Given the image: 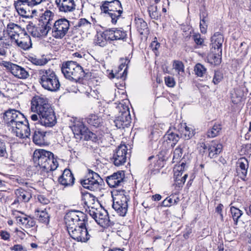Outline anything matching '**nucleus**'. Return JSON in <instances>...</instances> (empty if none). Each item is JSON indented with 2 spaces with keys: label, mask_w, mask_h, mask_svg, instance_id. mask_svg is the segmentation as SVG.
Here are the masks:
<instances>
[{
  "label": "nucleus",
  "mask_w": 251,
  "mask_h": 251,
  "mask_svg": "<svg viewBox=\"0 0 251 251\" xmlns=\"http://www.w3.org/2000/svg\"><path fill=\"white\" fill-rule=\"evenodd\" d=\"M32 159L36 169L40 174L54 171L58 166L53 154L45 150H36L33 152Z\"/></svg>",
  "instance_id": "obj_1"
},
{
  "label": "nucleus",
  "mask_w": 251,
  "mask_h": 251,
  "mask_svg": "<svg viewBox=\"0 0 251 251\" xmlns=\"http://www.w3.org/2000/svg\"><path fill=\"white\" fill-rule=\"evenodd\" d=\"M36 75L39 83L44 89L56 92L59 89L60 84L59 79L52 69H39L36 71Z\"/></svg>",
  "instance_id": "obj_2"
},
{
  "label": "nucleus",
  "mask_w": 251,
  "mask_h": 251,
  "mask_svg": "<svg viewBox=\"0 0 251 251\" xmlns=\"http://www.w3.org/2000/svg\"><path fill=\"white\" fill-rule=\"evenodd\" d=\"M113 194L112 207L119 215L125 216L127 211L128 202L130 200L128 192L125 190L118 189L114 191Z\"/></svg>",
  "instance_id": "obj_3"
},
{
  "label": "nucleus",
  "mask_w": 251,
  "mask_h": 251,
  "mask_svg": "<svg viewBox=\"0 0 251 251\" xmlns=\"http://www.w3.org/2000/svg\"><path fill=\"white\" fill-rule=\"evenodd\" d=\"M61 71L67 79L76 82L85 75V71L76 61H68L63 63Z\"/></svg>",
  "instance_id": "obj_4"
},
{
  "label": "nucleus",
  "mask_w": 251,
  "mask_h": 251,
  "mask_svg": "<svg viewBox=\"0 0 251 251\" xmlns=\"http://www.w3.org/2000/svg\"><path fill=\"white\" fill-rule=\"evenodd\" d=\"M100 10L111 19V23L116 24L123 13V7L119 0H105L101 2Z\"/></svg>",
  "instance_id": "obj_5"
},
{
  "label": "nucleus",
  "mask_w": 251,
  "mask_h": 251,
  "mask_svg": "<svg viewBox=\"0 0 251 251\" xmlns=\"http://www.w3.org/2000/svg\"><path fill=\"white\" fill-rule=\"evenodd\" d=\"M3 118L8 129L11 131L18 124L25 120V117L19 111L10 109L3 113Z\"/></svg>",
  "instance_id": "obj_6"
},
{
  "label": "nucleus",
  "mask_w": 251,
  "mask_h": 251,
  "mask_svg": "<svg viewBox=\"0 0 251 251\" xmlns=\"http://www.w3.org/2000/svg\"><path fill=\"white\" fill-rule=\"evenodd\" d=\"M70 26L68 20L65 18L59 19L54 22L51 28V35L56 39H62L68 33Z\"/></svg>",
  "instance_id": "obj_7"
},
{
  "label": "nucleus",
  "mask_w": 251,
  "mask_h": 251,
  "mask_svg": "<svg viewBox=\"0 0 251 251\" xmlns=\"http://www.w3.org/2000/svg\"><path fill=\"white\" fill-rule=\"evenodd\" d=\"M64 219L67 229L79 226L78 224H86L87 216L80 211H70L66 214Z\"/></svg>",
  "instance_id": "obj_8"
},
{
  "label": "nucleus",
  "mask_w": 251,
  "mask_h": 251,
  "mask_svg": "<svg viewBox=\"0 0 251 251\" xmlns=\"http://www.w3.org/2000/svg\"><path fill=\"white\" fill-rule=\"evenodd\" d=\"M75 227L67 229V231L70 237L77 242L86 243L90 238L91 235L86 227V224H78Z\"/></svg>",
  "instance_id": "obj_9"
},
{
  "label": "nucleus",
  "mask_w": 251,
  "mask_h": 251,
  "mask_svg": "<svg viewBox=\"0 0 251 251\" xmlns=\"http://www.w3.org/2000/svg\"><path fill=\"white\" fill-rule=\"evenodd\" d=\"M72 131L75 137L77 139H81L83 138L85 140L91 139L94 133L88 130L83 123L79 120H75L74 125L72 127Z\"/></svg>",
  "instance_id": "obj_10"
},
{
  "label": "nucleus",
  "mask_w": 251,
  "mask_h": 251,
  "mask_svg": "<svg viewBox=\"0 0 251 251\" xmlns=\"http://www.w3.org/2000/svg\"><path fill=\"white\" fill-rule=\"evenodd\" d=\"M127 147L125 145L119 146L114 151L111 161L116 166L123 165L126 161Z\"/></svg>",
  "instance_id": "obj_11"
},
{
  "label": "nucleus",
  "mask_w": 251,
  "mask_h": 251,
  "mask_svg": "<svg viewBox=\"0 0 251 251\" xmlns=\"http://www.w3.org/2000/svg\"><path fill=\"white\" fill-rule=\"evenodd\" d=\"M122 109L120 108L119 115L114 120L115 126L118 128H124L128 127L131 123V117L128 108L126 107L124 108L123 106Z\"/></svg>",
  "instance_id": "obj_12"
},
{
  "label": "nucleus",
  "mask_w": 251,
  "mask_h": 251,
  "mask_svg": "<svg viewBox=\"0 0 251 251\" xmlns=\"http://www.w3.org/2000/svg\"><path fill=\"white\" fill-rule=\"evenodd\" d=\"M41 124L46 127H52L56 123L55 113L50 106L39 114Z\"/></svg>",
  "instance_id": "obj_13"
},
{
  "label": "nucleus",
  "mask_w": 251,
  "mask_h": 251,
  "mask_svg": "<svg viewBox=\"0 0 251 251\" xmlns=\"http://www.w3.org/2000/svg\"><path fill=\"white\" fill-rule=\"evenodd\" d=\"M51 106L48 99L39 96L34 97L31 101V110L38 114L47 109Z\"/></svg>",
  "instance_id": "obj_14"
},
{
  "label": "nucleus",
  "mask_w": 251,
  "mask_h": 251,
  "mask_svg": "<svg viewBox=\"0 0 251 251\" xmlns=\"http://www.w3.org/2000/svg\"><path fill=\"white\" fill-rule=\"evenodd\" d=\"M12 215L16 219L17 223L25 228H30L36 225V222L33 218L19 211H13Z\"/></svg>",
  "instance_id": "obj_15"
},
{
  "label": "nucleus",
  "mask_w": 251,
  "mask_h": 251,
  "mask_svg": "<svg viewBox=\"0 0 251 251\" xmlns=\"http://www.w3.org/2000/svg\"><path fill=\"white\" fill-rule=\"evenodd\" d=\"M18 124L11 131V133L20 139L29 138L30 129L27 120L25 118L24 120Z\"/></svg>",
  "instance_id": "obj_16"
},
{
  "label": "nucleus",
  "mask_w": 251,
  "mask_h": 251,
  "mask_svg": "<svg viewBox=\"0 0 251 251\" xmlns=\"http://www.w3.org/2000/svg\"><path fill=\"white\" fill-rule=\"evenodd\" d=\"M13 45H15L23 50H28L32 47L30 37L24 31L20 34L18 37L13 40Z\"/></svg>",
  "instance_id": "obj_17"
},
{
  "label": "nucleus",
  "mask_w": 251,
  "mask_h": 251,
  "mask_svg": "<svg viewBox=\"0 0 251 251\" xmlns=\"http://www.w3.org/2000/svg\"><path fill=\"white\" fill-rule=\"evenodd\" d=\"M55 3L60 12L68 13L74 11L76 8L74 0H55Z\"/></svg>",
  "instance_id": "obj_18"
},
{
  "label": "nucleus",
  "mask_w": 251,
  "mask_h": 251,
  "mask_svg": "<svg viewBox=\"0 0 251 251\" xmlns=\"http://www.w3.org/2000/svg\"><path fill=\"white\" fill-rule=\"evenodd\" d=\"M6 31L8 36H6V39L13 44V40L18 37L20 34L25 30H23L20 25L10 23L7 25Z\"/></svg>",
  "instance_id": "obj_19"
},
{
  "label": "nucleus",
  "mask_w": 251,
  "mask_h": 251,
  "mask_svg": "<svg viewBox=\"0 0 251 251\" xmlns=\"http://www.w3.org/2000/svg\"><path fill=\"white\" fill-rule=\"evenodd\" d=\"M125 173L123 171L115 173L106 177V182L110 187L121 186L124 183Z\"/></svg>",
  "instance_id": "obj_20"
},
{
  "label": "nucleus",
  "mask_w": 251,
  "mask_h": 251,
  "mask_svg": "<svg viewBox=\"0 0 251 251\" xmlns=\"http://www.w3.org/2000/svg\"><path fill=\"white\" fill-rule=\"evenodd\" d=\"M201 147L204 150H208V156L211 158L217 157V155L221 152L223 149L222 145L215 141L212 142L208 147L205 144Z\"/></svg>",
  "instance_id": "obj_21"
},
{
  "label": "nucleus",
  "mask_w": 251,
  "mask_h": 251,
  "mask_svg": "<svg viewBox=\"0 0 251 251\" xmlns=\"http://www.w3.org/2000/svg\"><path fill=\"white\" fill-rule=\"evenodd\" d=\"M105 33L110 41L123 40L126 35L123 30L116 28L106 29Z\"/></svg>",
  "instance_id": "obj_22"
},
{
  "label": "nucleus",
  "mask_w": 251,
  "mask_h": 251,
  "mask_svg": "<svg viewBox=\"0 0 251 251\" xmlns=\"http://www.w3.org/2000/svg\"><path fill=\"white\" fill-rule=\"evenodd\" d=\"M59 183L65 186H72L75 181V177L71 171L69 169H65L61 176L58 178Z\"/></svg>",
  "instance_id": "obj_23"
},
{
  "label": "nucleus",
  "mask_w": 251,
  "mask_h": 251,
  "mask_svg": "<svg viewBox=\"0 0 251 251\" xmlns=\"http://www.w3.org/2000/svg\"><path fill=\"white\" fill-rule=\"evenodd\" d=\"M237 172L240 178L245 180L249 165L248 160L245 157L240 158L237 162Z\"/></svg>",
  "instance_id": "obj_24"
},
{
  "label": "nucleus",
  "mask_w": 251,
  "mask_h": 251,
  "mask_svg": "<svg viewBox=\"0 0 251 251\" xmlns=\"http://www.w3.org/2000/svg\"><path fill=\"white\" fill-rule=\"evenodd\" d=\"M54 18V13L49 10H47L40 17V23L49 26L51 28L56 21Z\"/></svg>",
  "instance_id": "obj_25"
},
{
  "label": "nucleus",
  "mask_w": 251,
  "mask_h": 251,
  "mask_svg": "<svg viewBox=\"0 0 251 251\" xmlns=\"http://www.w3.org/2000/svg\"><path fill=\"white\" fill-rule=\"evenodd\" d=\"M15 194L16 198L14 200L13 204L28 202L31 197L29 192L21 188L16 189Z\"/></svg>",
  "instance_id": "obj_26"
},
{
  "label": "nucleus",
  "mask_w": 251,
  "mask_h": 251,
  "mask_svg": "<svg viewBox=\"0 0 251 251\" xmlns=\"http://www.w3.org/2000/svg\"><path fill=\"white\" fill-rule=\"evenodd\" d=\"M211 49L213 50H222V45L224 42V36L219 32L215 33L211 38Z\"/></svg>",
  "instance_id": "obj_27"
},
{
  "label": "nucleus",
  "mask_w": 251,
  "mask_h": 251,
  "mask_svg": "<svg viewBox=\"0 0 251 251\" xmlns=\"http://www.w3.org/2000/svg\"><path fill=\"white\" fill-rule=\"evenodd\" d=\"M95 221L101 226L105 227L110 225L109 218L107 212L104 209H100L98 213Z\"/></svg>",
  "instance_id": "obj_28"
},
{
  "label": "nucleus",
  "mask_w": 251,
  "mask_h": 251,
  "mask_svg": "<svg viewBox=\"0 0 251 251\" xmlns=\"http://www.w3.org/2000/svg\"><path fill=\"white\" fill-rule=\"evenodd\" d=\"M81 185L86 189L91 191H98L100 189V184L102 181H99L98 180H88V179H81L80 180Z\"/></svg>",
  "instance_id": "obj_29"
},
{
  "label": "nucleus",
  "mask_w": 251,
  "mask_h": 251,
  "mask_svg": "<svg viewBox=\"0 0 251 251\" xmlns=\"http://www.w3.org/2000/svg\"><path fill=\"white\" fill-rule=\"evenodd\" d=\"M178 132L180 137L185 140H188L194 135L193 130L188 127L186 123H182L178 126Z\"/></svg>",
  "instance_id": "obj_30"
},
{
  "label": "nucleus",
  "mask_w": 251,
  "mask_h": 251,
  "mask_svg": "<svg viewBox=\"0 0 251 251\" xmlns=\"http://www.w3.org/2000/svg\"><path fill=\"white\" fill-rule=\"evenodd\" d=\"M51 28L40 23L38 26L33 27L32 31L33 35L36 37H46Z\"/></svg>",
  "instance_id": "obj_31"
},
{
  "label": "nucleus",
  "mask_w": 251,
  "mask_h": 251,
  "mask_svg": "<svg viewBox=\"0 0 251 251\" xmlns=\"http://www.w3.org/2000/svg\"><path fill=\"white\" fill-rule=\"evenodd\" d=\"M15 77L20 79H26L29 76V74L24 68L15 64L10 71Z\"/></svg>",
  "instance_id": "obj_32"
},
{
  "label": "nucleus",
  "mask_w": 251,
  "mask_h": 251,
  "mask_svg": "<svg viewBox=\"0 0 251 251\" xmlns=\"http://www.w3.org/2000/svg\"><path fill=\"white\" fill-rule=\"evenodd\" d=\"M210 53L208 55L209 61L214 65H218L221 62L222 50H213L210 49Z\"/></svg>",
  "instance_id": "obj_33"
},
{
  "label": "nucleus",
  "mask_w": 251,
  "mask_h": 251,
  "mask_svg": "<svg viewBox=\"0 0 251 251\" xmlns=\"http://www.w3.org/2000/svg\"><path fill=\"white\" fill-rule=\"evenodd\" d=\"M126 61L127 60H126L124 63H122L119 66L117 73L115 74H114L113 72L111 73L109 76L111 78H117L118 79L122 78L125 79L127 75V65H126Z\"/></svg>",
  "instance_id": "obj_34"
},
{
  "label": "nucleus",
  "mask_w": 251,
  "mask_h": 251,
  "mask_svg": "<svg viewBox=\"0 0 251 251\" xmlns=\"http://www.w3.org/2000/svg\"><path fill=\"white\" fill-rule=\"evenodd\" d=\"M46 132L39 129L34 131L32 136L33 142L36 145L42 146L45 143V134Z\"/></svg>",
  "instance_id": "obj_35"
},
{
  "label": "nucleus",
  "mask_w": 251,
  "mask_h": 251,
  "mask_svg": "<svg viewBox=\"0 0 251 251\" xmlns=\"http://www.w3.org/2000/svg\"><path fill=\"white\" fill-rule=\"evenodd\" d=\"M244 96L245 92L244 88L242 87L236 88L231 93V100L234 104L239 103Z\"/></svg>",
  "instance_id": "obj_36"
},
{
  "label": "nucleus",
  "mask_w": 251,
  "mask_h": 251,
  "mask_svg": "<svg viewBox=\"0 0 251 251\" xmlns=\"http://www.w3.org/2000/svg\"><path fill=\"white\" fill-rule=\"evenodd\" d=\"M180 138L179 133H176L171 129H169L164 136L166 142L171 144L172 147H174L178 142Z\"/></svg>",
  "instance_id": "obj_37"
},
{
  "label": "nucleus",
  "mask_w": 251,
  "mask_h": 251,
  "mask_svg": "<svg viewBox=\"0 0 251 251\" xmlns=\"http://www.w3.org/2000/svg\"><path fill=\"white\" fill-rule=\"evenodd\" d=\"M35 213L37 220L40 223L48 225L50 222V216L47 209L44 210L36 209Z\"/></svg>",
  "instance_id": "obj_38"
},
{
  "label": "nucleus",
  "mask_w": 251,
  "mask_h": 251,
  "mask_svg": "<svg viewBox=\"0 0 251 251\" xmlns=\"http://www.w3.org/2000/svg\"><path fill=\"white\" fill-rule=\"evenodd\" d=\"M75 27L83 32H88L92 27V24L86 19L81 18L79 20Z\"/></svg>",
  "instance_id": "obj_39"
},
{
  "label": "nucleus",
  "mask_w": 251,
  "mask_h": 251,
  "mask_svg": "<svg viewBox=\"0 0 251 251\" xmlns=\"http://www.w3.org/2000/svg\"><path fill=\"white\" fill-rule=\"evenodd\" d=\"M13 44L8 40L0 39V57H5L7 55V49L10 48Z\"/></svg>",
  "instance_id": "obj_40"
},
{
  "label": "nucleus",
  "mask_w": 251,
  "mask_h": 251,
  "mask_svg": "<svg viewBox=\"0 0 251 251\" xmlns=\"http://www.w3.org/2000/svg\"><path fill=\"white\" fill-rule=\"evenodd\" d=\"M25 4V3L22 0H18L14 3V7L18 14L23 17H28V12L23 6Z\"/></svg>",
  "instance_id": "obj_41"
},
{
  "label": "nucleus",
  "mask_w": 251,
  "mask_h": 251,
  "mask_svg": "<svg viewBox=\"0 0 251 251\" xmlns=\"http://www.w3.org/2000/svg\"><path fill=\"white\" fill-rule=\"evenodd\" d=\"M86 120L88 124L95 127L99 126L102 122V119L95 114L89 115Z\"/></svg>",
  "instance_id": "obj_42"
},
{
  "label": "nucleus",
  "mask_w": 251,
  "mask_h": 251,
  "mask_svg": "<svg viewBox=\"0 0 251 251\" xmlns=\"http://www.w3.org/2000/svg\"><path fill=\"white\" fill-rule=\"evenodd\" d=\"M106 30L103 32L98 34L96 39L95 40V43L96 45L100 47H104L107 44V41H110L108 37L106 36Z\"/></svg>",
  "instance_id": "obj_43"
},
{
  "label": "nucleus",
  "mask_w": 251,
  "mask_h": 251,
  "mask_svg": "<svg viewBox=\"0 0 251 251\" xmlns=\"http://www.w3.org/2000/svg\"><path fill=\"white\" fill-rule=\"evenodd\" d=\"M221 130L222 127L220 124H215L212 127L207 131V136L210 138L215 137L220 134Z\"/></svg>",
  "instance_id": "obj_44"
},
{
  "label": "nucleus",
  "mask_w": 251,
  "mask_h": 251,
  "mask_svg": "<svg viewBox=\"0 0 251 251\" xmlns=\"http://www.w3.org/2000/svg\"><path fill=\"white\" fill-rule=\"evenodd\" d=\"M230 212L235 224L237 225L238 219L243 214L242 211L234 206H231Z\"/></svg>",
  "instance_id": "obj_45"
},
{
  "label": "nucleus",
  "mask_w": 251,
  "mask_h": 251,
  "mask_svg": "<svg viewBox=\"0 0 251 251\" xmlns=\"http://www.w3.org/2000/svg\"><path fill=\"white\" fill-rule=\"evenodd\" d=\"M87 171L88 173L83 179L102 181L101 178L97 173L89 169L87 170Z\"/></svg>",
  "instance_id": "obj_46"
},
{
  "label": "nucleus",
  "mask_w": 251,
  "mask_h": 251,
  "mask_svg": "<svg viewBox=\"0 0 251 251\" xmlns=\"http://www.w3.org/2000/svg\"><path fill=\"white\" fill-rule=\"evenodd\" d=\"M207 14L205 12H202L200 14V27L201 31L202 33H205L206 32L207 25L205 18L206 17Z\"/></svg>",
  "instance_id": "obj_47"
},
{
  "label": "nucleus",
  "mask_w": 251,
  "mask_h": 251,
  "mask_svg": "<svg viewBox=\"0 0 251 251\" xmlns=\"http://www.w3.org/2000/svg\"><path fill=\"white\" fill-rule=\"evenodd\" d=\"M194 71L197 76L201 77L206 73V69L203 65L198 63L195 66Z\"/></svg>",
  "instance_id": "obj_48"
},
{
  "label": "nucleus",
  "mask_w": 251,
  "mask_h": 251,
  "mask_svg": "<svg viewBox=\"0 0 251 251\" xmlns=\"http://www.w3.org/2000/svg\"><path fill=\"white\" fill-rule=\"evenodd\" d=\"M183 153V145H179L174 151L173 160L177 161L181 157Z\"/></svg>",
  "instance_id": "obj_49"
},
{
  "label": "nucleus",
  "mask_w": 251,
  "mask_h": 251,
  "mask_svg": "<svg viewBox=\"0 0 251 251\" xmlns=\"http://www.w3.org/2000/svg\"><path fill=\"white\" fill-rule=\"evenodd\" d=\"M149 12L151 18L154 20H157L158 18V14L157 12V6L151 5L148 7Z\"/></svg>",
  "instance_id": "obj_50"
},
{
  "label": "nucleus",
  "mask_w": 251,
  "mask_h": 251,
  "mask_svg": "<svg viewBox=\"0 0 251 251\" xmlns=\"http://www.w3.org/2000/svg\"><path fill=\"white\" fill-rule=\"evenodd\" d=\"M31 62L35 65L44 66L48 62V60L46 58H36L31 57Z\"/></svg>",
  "instance_id": "obj_51"
},
{
  "label": "nucleus",
  "mask_w": 251,
  "mask_h": 251,
  "mask_svg": "<svg viewBox=\"0 0 251 251\" xmlns=\"http://www.w3.org/2000/svg\"><path fill=\"white\" fill-rule=\"evenodd\" d=\"M137 27L139 32L141 34L143 33V31L148 28L147 24L143 19H139L136 23Z\"/></svg>",
  "instance_id": "obj_52"
},
{
  "label": "nucleus",
  "mask_w": 251,
  "mask_h": 251,
  "mask_svg": "<svg viewBox=\"0 0 251 251\" xmlns=\"http://www.w3.org/2000/svg\"><path fill=\"white\" fill-rule=\"evenodd\" d=\"M173 66V68L178 73L184 72V65L181 61L175 60Z\"/></svg>",
  "instance_id": "obj_53"
},
{
  "label": "nucleus",
  "mask_w": 251,
  "mask_h": 251,
  "mask_svg": "<svg viewBox=\"0 0 251 251\" xmlns=\"http://www.w3.org/2000/svg\"><path fill=\"white\" fill-rule=\"evenodd\" d=\"M223 78V74L219 71H215L213 82L215 85L219 83Z\"/></svg>",
  "instance_id": "obj_54"
},
{
  "label": "nucleus",
  "mask_w": 251,
  "mask_h": 251,
  "mask_svg": "<svg viewBox=\"0 0 251 251\" xmlns=\"http://www.w3.org/2000/svg\"><path fill=\"white\" fill-rule=\"evenodd\" d=\"M25 4L30 7H33L38 5L46 0H22Z\"/></svg>",
  "instance_id": "obj_55"
},
{
  "label": "nucleus",
  "mask_w": 251,
  "mask_h": 251,
  "mask_svg": "<svg viewBox=\"0 0 251 251\" xmlns=\"http://www.w3.org/2000/svg\"><path fill=\"white\" fill-rule=\"evenodd\" d=\"M175 201H173L172 196L167 197L161 203V206L164 207H170L175 205Z\"/></svg>",
  "instance_id": "obj_56"
},
{
  "label": "nucleus",
  "mask_w": 251,
  "mask_h": 251,
  "mask_svg": "<svg viewBox=\"0 0 251 251\" xmlns=\"http://www.w3.org/2000/svg\"><path fill=\"white\" fill-rule=\"evenodd\" d=\"M192 39L197 45L202 46L203 45L204 40L201 38L199 33L194 34L192 35Z\"/></svg>",
  "instance_id": "obj_57"
},
{
  "label": "nucleus",
  "mask_w": 251,
  "mask_h": 251,
  "mask_svg": "<svg viewBox=\"0 0 251 251\" xmlns=\"http://www.w3.org/2000/svg\"><path fill=\"white\" fill-rule=\"evenodd\" d=\"M164 80L166 85L169 87H174L176 85L174 78L170 76L165 77Z\"/></svg>",
  "instance_id": "obj_58"
},
{
  "label": "nucleus",
  "mask_w": 251,
  "mask_h": 251,
  "mask_svg": "<svg viewBox=\"0 0 251 251\" xmlns=\"http://www.w3.org/2000/svg\"><path fill=\"white\" fill-rule=\"evenodd\" d=\"M7 156V153L6 150L5 144L2 140H0V157Z\"/></svg>",
  "instance_id": "obj_59"
},
{
  "label": "nucleus",
  "mask_w": 251,
  "mask_h": 251,
  "mask_svg": "<svg viewBox=\"0 0 251 251\" xmlns=\"http://www.w3.org/2000/svg\"><path fill=\"white\" fill-rule=\"evenodd\" d=\"M94 197H93L92 195L90 194H86L84 196V199L85 200L84 203L85 205H86L87 206L89 207L90 206V201L92 200L93 202L92 203H93V202L94 201Z\"/></svg>",
  "instance_id": "obj_60"
},
{
  "label": "nucleus",
  "mask_w": 251,
  "mask_h": 251,
  "mask_svg": "<svg viewBox=\"0 0 251 251\" xmlns=\"http://www.w3.org/2000/svg\"><path fill=\"white\" fill-rule=\"evenodd\" d=\"M89 97H92L97 100L100 99V96L99 92L97 90H91L90 92L88 93Z\"/></svg>",
  "instance_id": "obj_61"
},
{
  "label": "nucleus",
  "mask_w": 251,
  "mask_h": 251,
  "mask_svg": "<svg viewBox=\"0 0 251 251\" xmlns=\"http://www.w3.org/2000/svg\"><path fill=\"white\" fill-rule=\"evenodd\" d=\"M10 249L14 251H27L26 248L21 244L15 245Z\"/></svg>",
  "instance_id": "obj_62"
},
{
  "label": "nucleus",
  "mask_w": 251,
  "mask_h": 251,
  "mask_svg": "<svg viewBox=\"0 0 251 251\" xmlns=\"http://www.w3.org/2000/svg\"><path fill=\"white\" fill-rule=\"evenodd\" d=\"M0 236L4 240H8L10 239V235L7 231L1 230L0 231Z\"/></svg>",
  "instance_id": "obj_63"
},
{
  "label": "nucleus",
  "mask_w": 251,
  "mask_h": 251,
  "mask_svg": "<svg viewBox=\"0 0 251 251\" xmlns=\"http://www.w3.org/2000/svg\"><path fill=\"white\" fill-rule=\"evenodd\" d=\"M160 46V44L156 40H154L151 43V47L153 50H157Z\"/></svg>",
  "instance_id": "obj_64"
}]
</instances>
